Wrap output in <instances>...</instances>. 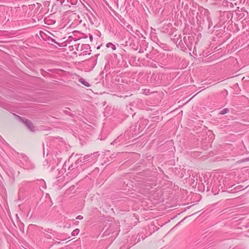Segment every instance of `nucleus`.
Masks as SVG:
<instances>
[{
	"label": "nucleus",
	"mask_w": 249,
	"mask_h": 249,
	"mask_svg": "<svg viewBox=\"0 0 249 249\" xmlns=\"http://www.w3.org/2000/svg\"><path fill=\"white\" fill-rule=\"evenodd\" d=\"M19 160L18 165L25 169L29 170L34 168V165L29 160L28 158L22 154L18 156Z\"/></svg>",
	"instance_id": "f257e3e1"
},
{
	"label": "nucleus",
	"mask_w": 249,
	"mask_h": 249,
	"mask_svg": "<svg viewBox=\"0 0 249 249\" xmlns=\"http://www.w3.org/2000/svg\"><path fill=\"white\" fill-rule=\"evenodd\" d=\"M82 158L80 157L78 158L74 163H71V165H69L70 164V160H68V161L67 162L66 161L63 165V167L65 169H66V168L67 167H68V170H72L74 169V168H76L78 166V163L80 162V161H82Z\"/></svg>",
	"instance_id": "f03ea898"
},
{
	"label": "nucleus",
	"mask_w": 249,
	"mask_h": 249,
	"mask_svg": "<svg viewBox=\"0 0 249 249\" xmlns=\"http://www.w3.org/2000/svg\"><path fill=\"white\" fill-rule=\"evenodd\" d=\"M20 119L25 124L27 128L32 132H35L37 128L33 125V124L30 120L26 118H20Z\"/></svg>",
	"instance_id": "7ed1b4c3"
},
{
	"label": "nucleus",
	"mask_w": 249,
	"mask_h": 249,
	"mask_svg": "<svg viewBox=\"0 0 249 249\" xmlns=\"http://www.w3.org/2000/svg\"><path fill=\"white\" fill-rule=\"evenodd\" d=\"M89 45L88 44H82L81 47V53L79 55H85L90 54L91 50Z\"/></svg>",
	"instance_id": "20e7f679"
},
{
	"label": "nucleus",
	"mask_w": 249,
	"mask_h": 249,
	"mask_svg": "<svg viewBox=\"0 0 249 249\" xmlns=\"http://www.w3.org/2000/svg\"><path fill=\"white\" fill-rule=\"evenodd\" d=\"M194 39V37L192 36H189L187 37V39L186 36L183 38V40L187 46V47L189 48L190 50H192V45H193V40Z\"/></svg>",
	"instance_id": "39448f33"
},
{
	"label": "nucleus",
	"mask_w": 249,
	"mask_h": 249,
	"mask_svg": "<svg viewBox=\"0 0 249 249\" xmlns=\"http://www.w3.org/2000/svg\"><path fill=\"white\" fill-rule=\"evenodd\" d=\"M79 81L83 85H84V86L87 87H90V84L88 82H87L84 78H81L79 79Z\"/></svg>",
	"instance_id": "423d86ee"
},
{
	"label": "nucleus",
	"mask_w": 249,
	"mask_h": 249,
	"mask_svg": "<svg viewBox=\"0 0 249 249\" xmlns=\"http://www.w3.org/2000/svg\"><path fill=\"white\" fill-rule=\"evenodd\" d=\"M79 229H76L75 230H74L72 232H71V235L72 236H76L78 234V233H79Z\"/></svg>",
	"instance_id": "0eeeda50"
},
{
	"label": "nucleus",
	"mask_w": 249,
	"mask_h": 249,
	"mask_svg": "<svg viewBox=\"0 0 249 249\" xmlns=\"http://www.w3.org/2000/svg\"><path fill=\"white\" fill-rule=\"evenodd\" d=\"M107 48H111L112 50H115L116 49V47L112 43H108L107 44Z\"/></svg>",
	"instance_id": "6e6552de"
},
{
	"label": "nucleus",
	"mask_w": 249,
	"mask_h": 249,
	"mask_svg": "<svg viewBox=\"0 0 249 249\" xmlns=\"http://www.w3.org/2000/svg\"><path fill=\"white\" fill-rule=\"evenodd\" d=\"M90 157V155H86L83 158H82V161H80V162H84L86 160H87Z\"/></svg>",
	"instance_id": "1a4fd4ad"
},
{
	"label": "nucleus",
	"mask_w": 249,
	"mask_h": 249,
	"mask_svg": "<svg viewBox=\"0 0 249 249\" xmlns=\"http://www.w3.org/2000/svg\"><path fill=\"white\" fill-rule=\"evenodd\" d=\"M229 110L228 108H224L220 112V114H225L229 112Z\"/></svg>",
	"instance_id": "9d476101"
},
{
	"label": "nucleus",
	"mask_w": 249,
	"mask_h": 249,
	"mask_svg": "<svg viewBox=\"0 0 249 249\" xmlns=\"http://www.w3.org/2000/svg\"><path fill=\"white\" fill-rule=\"evenodd\" d=\"M40 184L42 186L43 188H44V189L46 188V185L45 182L44 181V180L42 179L41 180H40Z\"/></svg>",
	"instance_id": "9b49d317"
},
{
	"label": "nucleus",
	"mask_w": 249,
	"mask_h": 249,
	"mask_svg": "<svg viewBox=\"0 0 249 249\" xmlns=\"http://www.w3.org/2000/svg\"><path fill=\"white\" fill-rule=\"evenodd\" d=\"M120 142V141H119V138H118L117 139H116V140H115L113 142H112L111 143V144L112 145H114L116 143H118Z\"/></svg>",
	"instance_id": "f8f14e48"
},
{
	"label": "nucleus",
	"mask_w": 249,
	"mask_h": 249,
	"mask_svg": "<svg viewBox=\"0 0 249 249\" xmlns=\"http://www.w3.org/2000/svg\"><path fill=\"white\" fill-rule=\"evenodd\" d=\"M88 16V19L89 20V22L91 23V24H93V21L92 20L91 18L89 17V15H87Z\"/></svg>",
	"instance_id": "ddd939ff"
},
{
	"label": "nucleus",
	"mask_w": 249,
	"mask_h": 249,
	"mask_svg": "<svg viewBox=\"0 0 249 249\" xmlns=\"http://www.w3.org/2000/svg\"><path fill=\"white\" fill-rule=\"evenodd\" d=\"M83 218V216L81 215H78L77 217H76V219H79V220H81Z\"/></svg>",
	"instance_id": "4468645a"
},
{
	"label": "nucleus",
	"mask_w": 249,
	"mask_h": 249,
	"mask_svg": "<svg viewBox=\"0 0 249 249\" xmlns=\"http://www.w3.org/2000/svg\"><path fill=\"white\" fill-rule=\"evenodd\" d=\"M248 161H249V157L243 159L241 162H245Z\"/></svg>",
	"instance_id": "2eb2a0df"
},
{
	"label": "nucleus",
	"mask_w": 249,
	"mask_h": 249,
	"mask_svg": "<svg viewBox=\"0 0 249 249\" xmlns=\"http://www.w3.org/2000/svg\"><path fill=\"white\" fill-rule=\"evenodd\" d=\"M143 93H144L145 94H148V93H150L149 89H144Z\"/></svg>",
	"instance_id": "dca6fc26"
},
{
	"label": "nucleus",
	"mask_w": 249,
	"mask_h": 249,
	"mask_svg": "<svg viewBox=\"0 0 249 249\" xmlns=\"http://www.w3.org/2000/svg\"><path fill=\"white\" fill-rule=\"evenodd\" d=\"M45 237L48 238V239H51L52 238V237L50 235L47 234H46V235H45Z\"/></svg>",
	"instance_id": "f3484780"
},
{
	"label": "nucleus",
	"mask_w": 249,
	"mask_h": 249,
	"mask_svg": "<svg viewBox=\"0 0 249 249\" xmlns=\"http://www.w3.org/2000/svg\"><path fill=\"white\" fill-rule=\"evenodd\" d=\"M185 218H186V217H185V218H184V219H183L181 221H180V222L178 223L176 225V226H178V225H179V224H180V222H181L182 221H183Z\"/></svg>",
	"instance_id": "a211bd4d"
},
{
	"label": "nucleus",
	"mask_w": 249,
	"mask_h": 249,
	"mask_svg": "<svg viewBox=\"0 0 249 249\" xmlns=\"http://www.w3.org/2000/svg\"><path fill=\"white\" fill-rule=\"evenodd\" d=\"M89 38H90V39L91 40H92V39H93V37H92V36H89Z\"/></svg>",
	"instance_id": "6ab92c4d"
}]
</instances>
